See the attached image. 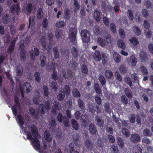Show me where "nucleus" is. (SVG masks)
Returning a JSON list of instances; mask_svg holds the SVG:
<instances>
[{
	"instance_id": "1",
	"label": "nucleus",
	"mask_w": 153,
	"mask_h": 153,
	"mask_svg": "<svg viewBox=\"0 0 153 153\" xmlns=\"http://www.w3.org/2000/svg\"><path fill=\"white\" fill-rule=\"evenodd\" d=\"M16 121L19 123L21 129L22 130V133L25 132L27 136V138L28 140H32L31 143L33 146L36 150L39 151L40 153V145L39 140L38 138H40L41 137L38 134L37 128L34 126L32 125L30 127H28L26 128V130L24 129L23 126L24 123L23 119L21 116L19 114L18 115Z\"/></svg>"
},
{
	"instance_id": "2",
	"label": "nucleus",
	"mask_w": 153,
	"mask_h": 153,
	"mask_svg": "<svg viewBox=\"0 0 153 153\" xmlns=\"http://www.w3.org/2000/svg\"><path fill=\"white\" fill-rule=\"evenodd\" d=\"M50 102L49 101H47L45 103V104H42L40 105L39 108V110H37L36 112L32 108H30L29 110L31 114H33L36 117L39 114V112H40L41 114H43L45 113L48 110L50 109Z\"/></svg>"
},
{
	"instance_id": "3",
	"label": "nucleus",
	"mask_w": 153,
	"mask_h": 153,
	"mask_svg": "<svg viewBox=\"0 0 153 153\" xmlns=\"http://www.w3.org/2000/svg\"><path fill=\"white\" fill-rule=\"evenodd\" d=\"M103 36L105 39H104L101 37H99L97 39L98 43L102 47L108 45L111 41V36L108 33H105V35L103 34Z\"/></svg>"
},
{
	"instance_id": "4",
	"label": "nucleus",
	"mask_w": 153,
	"mask_h": 153,
	"mask_svg": "<svg viewBox=\"0 0 153 153\" xmlns=\"http://www.w3.org/2000/svg\"><path fill=\"white\" fill-rule=\"evenodd\" d=\"M70 91L69 87L67 85L65 86L64 89H62L59 92V95L57 96V98L59 101L62 100L65 97V95H68Z\"/></svg>"
},
{
	"instance_id": "5",
	"label": "nucleus",
	"mask_w": 153,
	"mask_h": 153,
	"mask_svg": "<svg viewBox=\"0 0 153 153\" xmlns=\"http://www.w3.org/2000/svg\"><path fill=\"white\" fill-rule=\"evenodd\" d=\"M81 36L82 40L84 42H87L89 41L90 34L89 32L87 30H82L81 31Z\"/></svg>"
},
{
	"instance_id": "6",
	"label": "nucleus",
	"mask_w": 153,
	"mask_h": 153,
	"mask_svg": "<svg viewBox=\"0 0 153 153\" xmlns=\"http://www.w3.org/2000/svg\"><path fill=\"white\" fill-rule=\"evenodd\" d=\"M19 94L17 95V94H16L15 97V105L13 106V107H11L10 106H8L10 108H11L12 110L13 114H14L15 116H16L17 113V111L16 109H19L22 108V107L20 105H19L18 103V101L19 99L18 98H19Z\"/></svg>"
},
{
	"instance_id": "7",
	"label": "nucleus",
	"mask_w": 153,
	"mask_h": 153,
	"mask_svg": "<svg viewBox=\"0 0 153 153\" xmlns=\"http://www.w3.org/2000/svg\"><path fill=\"white\" fill-rule=\"evenodd\" d=\"M76 30L75 27L71 28L69 33V38L70 41L73 43L76 42Z\"/></svg>"
},
{
	"instance_id": "8",
	"label": "nucleus",
	"mask_w": 153,
	"mask_h": 153,
	"mask_svg": "<svg viewBox=\"0 0 153 153\" xmlns=\"http://www.w3.org/2000/svg\"><path fill=\"white\" fill-rule=\"evenodd\" d=\"M20 92L22 97H24L23 91L24 90H26L27 92H29L32 90V87L30 83L26 82L24 83L23 88L22 87L21 84H20Z\"/></svg>"
},
{
	"instance_id": "9",
	"label": "nucleus",
	"mask_w": 153,
	"mask_h": 153,
	"mask_svg": "<svg viewBox=\"0 0 153 153\" xmlns=\"http://www.w3.org/2000/svg\"><path fill=\"white\" fill-rule=\"evenodd\" d=\"M60 75L65 78H70L71 79H72L74 77L75 74L71 70H69L68 71L67 75H66L65 72L64 70H62L61 73H60Z\"/></svg>"
},
{
	"instance_id": "10",
	"label": "nucleus",
	"mask_w": 153,
	"mask_h": 153,
	"mask_svg": "<svg viewBox=\"0 0 153 153\" xmlns=\"http://www.w3.org/2000/svg\"><path fill=\"white\" fill-rule=\"evenodd\" d=\"M126 61L128 64L135 66L136 65L137 60L135 56L132 55L127 58Z\"/></svg>"
},
{
	"instance_id": "11",
	"label": "nucleus",
	"mask_w": 153,
	"mask_h": 153,
	"mask_svg": "<svg viewBox=\"0 0 153 153\" xmlns=\"http://www.w3.org/2000/svg\"><path fill=\"white\" fill-rule=\"evenodd\" d=\"M130 149V151L133 153H142V152L141 145L140 144L135 145Z\"/></svg>"
},
{
	"instance_id": "12",
	"label": "nucleus",
	"mask_w": 153,
	"mask_h": 153,
	"mask_svg": "<svg viewBox=\"0 0 153 153\" xmlns=\"http://www.w3.org/2000/svg\"><path fill=\"white\" fill-rule=\"evenodd\" d=\"M130 140L133 143H136L140 141V135L137 134H132L130 137Z\"/></svg>"
},
{
	"instance_id": "13",
	"label": "nucleus",
	"mask_w": 153,
	"mask_h": 153,
	"mask_svg": "<svg viewBox=\"0 0 153 153\" xmlns=\"http://www.w3.org/2000/svg\"><path fill=\"white\" fill-rule=\"evenodd\" d=\"M139 58L141 62H144L148 59L146 53L142 50L140 51Z\"/></svg>"
},
{
	"instance_id": "14",
	"label": "nucleus",
	"mask_w": 153,
	"mask_h": 153,
	"mask_svg": "<svg viewBox=\"0 0 153 153\" xmlns=\"http://www.w3.org/2000/svg\"><path fill=\"white\" fill-rule=\"evenodd\" d=\"M16 73V75L15 77L17 81L18 82L19 81L18 78L21 76L22 74V68L21 65H19L17 67Z\"/></svg>"
},
{
	"instance_id": "15",
	"label": "nucleus",
	"mask_w": 153,
	"mask_h": 153,
	"mask_svg": "<svg viewBox=\"0 0 153 153\" xmlns=\"http://www.w3.org/2000/svg\"><path fill=\"white\" fill-rule=\"evenodd\" d=\"M20 10V9L18 4L16 5L13 4L10 7L11 12L12 13H18Z\"/></svg>"
},
{
	"instance_id": "16",
	"label": "nucleus",
	"mask_w": 153,
	"mask_h": 153,
	"mask_svg": "<svg viewBox=\"0 0 153 153\" xmlns=\"http://www.w3.org/2000/svg\"><path fill=\"white\" fill-rule=\"evenodd\" d=\"M17 39L18 38H16L11 42L8 49V52L9 53H11L13 51L14 48L15 43Z\"/></svg>"
},
{
	"instance_id": "17",
	"label": "nucleus",
	"mask_w": 153,
	"mask_h": 153,
	"mask_svg": "<svg viewBox=\"0 0 153 153\" xmlns=\"http://www.w3.org/2000/svg\"><path fill=\"white\" fill-rule=\"evenodd\" d=\"M35 96L34 97L33 101L34 103L37 105L39 104L40 101V96L37 91H36L35 92Z\"/></svg>"
},
{
	"instance_id": "18",
	"label": "nucleus",
	"mask_w": 153,
	"mask_h": 153,
	"mask_svg": "<svg viewBox=\"0 0 153 153\" xmlns=\"http://www.w3.org/2000/svg\"><path fill=\"white\" fill-rule=\"evenodd\" d=\"M32 4L31 3H28L26 5L23 6V10L25 12L29 13L32 9Z\"/></svg>"
},
{
	"instance_id": "19",
	"label": "nucleus",
	"mask_w": 153,
	"mask_h": 153,
	"mask_svg": "<svg viewBox=\"0 0 153 153\" xmlns=\"http://www.w3.org/2000/svg\"><path fill=\"white\" fill-rule=\"evenodd\" d=\"M44 136L47 141L49 142L51 141L52 137L49 131H46L44 133Z\"/></svg>"
},
{
	"instance_id": "20",
	"label": "nucleus",
	"mask_w": 153,
	"mask_h": 153,
	"mask_svg": "<svg viewBox=\"0 0 153 153\" xmlns=\"http://www.w3.org/2000/svg\"><path fill=\"white\" fill-rule=\"evenodd\" d=\"M96 122L97 124L100 126H102L104 125V121L99 116H97L96 117Z\"/></svg>"
},
{
	"instance_id": "21",
	"label": "nucleus",
	"mask_w": 153,
	"mask_h": 153,
	"mask_svg": "<svg viewBox=\"0 0 153 153\" xmlns=\"http://www.w3.org/2000/svg\"><path fill=\"white\" fill-rule=\"evenodd\" d=\"M132 30L136 35L139 36L140 35L141 33V30L136 25L134 26L132 28Z\"/></svg>"
},
{
	"instance_id": "22",
	"label": "nucleus",
	"mask_w": 153,
	"mask_h": 153,
	"mask_svg": "<svg viewBox=\"0 0 153 153\" xmlns=\"http://www.w3.org/2000/svg\"><path fill=\"white\" fill-rule=\"evenodd\" d=\"M93 57L96 61H100L101 59V56L99 51H96L93 54Z\"/></svg>"
},
{
	"instance_id": "23",
	"label": "nucleus",
	"mask_w": 153,
	"mask_h": 153,
	"mask_svg": "<svg viewBox=\"0 0 153 153\" xmlns=\"http://www.w3.org/2000/svg\"><path fill=\"white\" fill-rule=\"evenodd\" d=\"M39 55V53L38 49H37V48H34L33 53H31V59L33 60H34L35 59V56H38Z\"/></svg>"
},
{
	"instance_id": "24",
	"label": "nucleus",
	"mask_w": 153,
	"mask_h": 153,
	"mask_svg": "<svg viewBox=\"0 0 153 153\" xmlns=\"http://www.w3.org/2000/svg\"><path fill=\"white\" fill-rule=\"evenodd\" d=\"M85 144L87 148L89 150H91L93 147V144L90 141L89 139H87L85 142Z\"/></svg>"
},
{
	"instance_id": "25",
	"label": "nucleus",
	"mask_w": 153,
	"mask_h": 153,
	"mask_svg": "<svg viewBox=\"0 0 153 153\" xmlns=\"http://www.w3.org/2000/svg\"><path fill=\"white\" fill-rule=\"evenodd\" d=\"M117 43L118 47L120 48L123 50L126 48V45L123 40H118Z\"/></svg>"
},
{
	"instance_id": "26",
	"label": "nucleus",
	"mask_w": 153,
	"mask_h": 153,
	"mask_svg": "<svg viewBox=\"0 0 153 153\" xmlns=\"http://www.w3.org/2000/svg\"><path fill=\"white\" fill-rule=\"evenodd\" d=\"M71 53L75 57H77L78 56H79V52L74 47H73L71 49Z\"/></svg>"
},
{
	"instance_id": "27",
	"label": "nucleus",
	"mask_w": 153,
	"mask_h": 153,
	"mask_svg": "<svg viewBox=\"0 0 153 153\" xmlns=\"http://www.w3.org/2000/svg\"><path fill=\"white\" fill-rule=\"evenodd\" d=\"M113 59L114 61L117 62H120L121 59L120 55L117 52H114L113 54Z\"/></svg>"
},
{
	"instance_id": "28",
	"label": "nucleus",
	"mask_w": 153,
	"mask_h": 153,
	"mask_svg": "<svg viewBox=\"0 0 153 153\" xmlns=\"http://www.w3.org/2000/svg\"><path fill=\"white\" fill-rule=\"evenodd\" d=\"M94 15L97 21L99 22L100 21L101 19L100 13L99 11L97 10H95L94 12Z\"/></svg>"
},
{
	"instance_id": "29",
	"label": "nucleus",
	"mask_w": 153,
	"mask_h": 153,
	"mask_svg": "<svg viewBox=\"0 0 153 153\" xmlns=\"http://www.w3.org/2000/svg\"><path fill=\"white\" fill-rule=\"evenodd\" d=\"M71 123L73 128L76 130L78 129V124L77 121L75 119H73L71 120Z\"/></svg>"
},
{
	"instance_id": "30",
	"label": "nucleus",
	"mask_w": 153,
	"mask_h": 153,
	"mask_svg": "<svg viewBox=\"0 0 153 153\" xmlns=\"http://www.w3.org/2000/svg\"><path fill=\"white\" fill-rule=\"evenodd\" d=\"M117 144L119 147L121 148H123L124 145V143L123 139L120 137H117Z\"/></svg>"
},
{
	"instance_id": "31",
	"label": "nucleus",
	"mask_w": 153,
	"mask_h": 153,
	"mask_svg": "<svg viewBox=\"0 0 153 153\" xmlns=\"http://www.w3.org/2000/svg\"><path fill=\"white\" fill-rule=\"evenodd\" d=\"M56 26L58 28H61L66 25L65 23L62 21L57 22L56 24Z\"/></svg>"
},
{
	"instance_id": "32",
	"label": "nucleus",
	"mask_w": 153,
	"mask_h": 153,
	"mask_svg": "<svg viewBox=\"0 0 153 153\" xmlns=\"http://www.w3.org/2000/svg\"><path fill=\"white\" fill-rule=\"evenodd\" d=\"M89 130L90 132L93 134H94L97 131L94 125L92 123L90 124L89 126Z\"/></svg>"
},
{
	"instance_id": "33",
	"label": "nucleus",
	"mask_w": 153,
	"mask_h": 153,
	"mask_svg": "<svg viewBox=\"0 0 153 153\" xmlns=\"http://www.w3.org/2000/svg\"><path fill=\"white\" fill-rule=\"evenodd\" d=\"M72 93L73 96L76 97H80V94L78 90L76 89H74L72 91Z\"/></svg>"
},
{
	"instance_id": "34",
	"label": "nucleus",
	"mask_w": 153,
	"mask_h": 153,
	"mask_svg": "<svg viewBox=\"0 0 153 153\" xmlns=\"http://www.w3.org/2000/svg\"><path fill=\"white\" fill-rule=\"evenodd\" d=\"M130 42L132 43L133 45L135 46L138 44L139 42L138 39L134 37H132L129 39Z\"/></svg>"
},
{
	"instance_id": "35",
	"label": "nucleus",
	"mask_w": 153,
	"mask_h": 153,
	"mask_svg": "<svg viewBox=\"0 0 153 153\" xmlns=\"http://www.w3.org/2000/svg\"><path fill=\"white\" fill-rule=\"evenodd\" d=\"M122 132L123 135L126 137H129L130 135V133L128 130L126 128H123Z\"/></svg>"
},
{
	"instance_id": "36",
	"label": "nucleus",
	"mask_w": 153,
	"mask_h": 153,
	"mask_svg": "<svg viewBox=\"0 0 153 153\" xmlns=\"http://www.w3.org/2000/svg\"><path fill=\"white\" fill-rule=\"evenodd\" d=\"M78 105L80 108L83 110L84 111V104L82 100L81 99H79L78 100Z\"/></svg>"
},
{
	"instance_id": "37",
	"label": "nucleus",
	"mask_w": 153,
	"mask_h": 153,
	"mask_svg": "<svg viewBox=\"0 0 153 153\" xmlns=\"http://www.w3.org/2000/svg\"><path fill=\"white\" fill-rule=\"evenodd\" d=\"M143 134L145 136H150L152 134L151 132L147 129H145L143 130Z\"/></svg>"
},
{
	"instance_id": "38",
	"label": "nucleus",
	"mask_w": 153,
	"mask_h": 153,
	"mask_svg": "<svg viewBox=\"0 0 153 153\" xmlns=\"http://www.w3.org/2000/svg\"><path fill=\"white\" fill-rule=\"evenodd\" d=\"M37 17L38 19H40L42 18L43 17V12L42 9H39L37 11Z\"/></svg>"
},
{
	"instance_id": "39",
	"label": "nucleus",
	"mask_w": 153,
	"mask_h": 153,
	"mask_svg": "<svg viewBox=\"0 0 153 153\" xmlns=\"http://www.w3.org/2000/svg\"><path fill=\"white\" fill-rule=\"evenodd\" d=\"M105 75L108 78H111L113 76L111 71L109 70H107L105 71Z\"/></svg>"
},
{
	"instance_id": "40",
	"label": "nucleus",
	"mask_w": 153,
	"mask_h": 153,
	"mask_svg": "<svg viewBox=\"0 0 153 153\" xmlns=\"http://www.w3.org/2000/svg\"><path fill=\"white\" fill-rule=\"evenodd\" d=\"M2 21L4 23H7L9 22V17L7 14L4 15L3 16Z\"/></svg>"
},
{
	"instance_id": "41",
	"label": "nucleus",
	"mask_w": 153,
	"mask_h": 153,
	"mask_svg": "<svg viewBox=\"0 0 153 153\" xmlns=\"http://www.w3.org/2000/svg\"><path fill=\"white\" fill-rule=\"evenodd\" d=\"M127 13L129 19L131 20H132L134 18V16L132 11L130 10H128Z\"/></svg>"
},
{
	"instance_id": "42",
	"label": "nucleus",
	"mask_w": 153,
	"mask_h": 153,
	"mask_svg": "<svg viewBox=\"0 0 153 153\" xmlns=\"http://www.w3.org/2000/svg\"><path fill=\"white\" fill-rule=\"evenodd\" d=\"M125 92L126 96L128 98H131L132 97V93L131 91L128 89L125 88L124 90Z\"/></svg>"
},
{
	"instance_id": "43",
	"label": "nucleus",
	"mask_w": 153,
	"mask_h": 153,
	"mask_svg": "<svg viewBox=\"0 0 153 153\" xmlns=\"http://www.w3.org/2000/svg\"><path fill=\"white\" fill-rule=\"evenodd\" d=\"M130 122L134 123L135 121V116L133 114H131L128 116Z\"/></svg>"
},
{
	"instance_id": "44",
	"label": "nucleus",
	"mask_w": 153,
	"mask_h": 153,
	"mask_svg": "<svg viewBox=\"0 0 153 153\" xmlns=\"http://www.w3.org/2000/svg\"><path fill=\"white\" fill-rule=\"evenodd\" d=\"M94 88L96 92L98 94H100L101 92V90L99 87V85L98 84L96 83L94 85Z\"/></svg>"
},
{
	"instance_id": "45",
	"label": "nucleus",
	"mask_w": 153,
	"mask_h": 153,
	"mask_svg": "<svg viewBox=\"0 0 153 153\" xmlns=\"http://www.w3.org/2000/svg\"><path fill=\"white\" fill-rule=\"evenodd\" d=\"M16 31V27L14 25L11 26L10 27V32L12 35H14Z\"/></svg>"
},
{
	"instance_id": "46",
	"label": "nucleus",
	"mask_w": 153,
	"mask_h": 153,
	"mask_svg": "<svg viewBox=\"0 0 153 153\" xmlns=\"http://www.w3.org/2000/svg\"><path fill=\"white\" fill-rule=\"evenodd\" d=\"M82 73L85 75L87 74L88 72V69L85 65H83L82 67Z\"/></svg>"
},
{
	"instance_id": "47",
	"label": "nucleus",
	"mask_w": 153,
	"mask_h": 153,
	"mask_svg": "<svg viewBox=\"0 0 153 153\" xmlns=\"http://www.w3.org/2000/svg\"><path fill=\"white\" fill-rule=\"evenodd\" d=\"M70 13V10L68 9H65L64 11V14H65V17L67 19H69V15Z\"/></svg>"
},
{
	"instance_id": "48",
	"label": "nucleus",
	"mask_w": 153,
	"mask_h": 153,
	"mask_svg": "<svg viewBox=\"0 0 153 153\" xmlns=\"http://www.w3.org/2000/svg\"><path fill=\"white\" fill-rule=\"evenodd\" d=\"M45 60L46 58L44 56H41L40 58L41 65L42 67L44 66L45 65Z\"/></svg>"
},
{
	"instance_id": "49",
	"label": "nucleus",
	"mask_w": 153,
	"mask_h": 153,
	"mask_svg": "<svg viewBox=\"0 0 153 153\" xmlns=\"http://www.w3.org/2000/svg\"><path fill=\"white\" fill-rule=\"evenodd\" d=\"M51 87L53 89H54L55 91H56L57 88V84L54 82H52L51 83Z\"/></svg>"
},
{
	"instance_id": "50",
	"label": "nucleus",
	"mask_w": 153,
	"mask_h": 153,
	"mask_svg": "<svg viewBox=\"0 0 153 153\" xmlns=\"http://www.w3.org/2000/svg\"><path fill=\"white\" fill-rule=\"evenodd\" d=\"M143 25L146 29H149L150 28V25L148 21L144 20L143 22Z\"/></svg>"
},
{
	"instance_id": "51",
	"label": "nucleus",
	"mask_w": 153,
	"mask_h": 153,
	"mask_svg": "<svg viewBox=\"0 0 153 153\" xmlns=\"http://www.w3.org/2000/svg\"><path fill=\"white\" fill-rule=\"evenodd\" d=\"M34 76L35 77V80L39 82L40 81L41 77L40 76V74L38 72H36L34 74Z\"/></svg>"
},
{
	"instance_id": "52",
	"label": "nucleus",
	"mask_w": 153,
	"mask_h": 153,
	"mask_svg": "<svg viewBox=\"0 0 153 153\" xmlns=\"http://www.w3.org/2000/svg\"><path fill=\"white\" fill-rule=\"evenodd\" d=\"M99 80L102 85H104L105 84V79L103 76L100 75L99 77Z\"/></svg>"
},
{
	"instance_id": "53",
	"label": "nucleus",
	"mask_w": 153,
	"mask_h": 153,
	"mask_svg": "<svg viewBox=\"0 0 153 153\" xmlns=\"http://www.w3.org/2000/svg\"><path fill=\"white\" fill-rule=\"evenodd\" d=\"M144 34L146 37L148 38H150L152 36V33L150 30L146 31L144 30Z\"/></svg>"
},
{
	"instance_id": "54",
	"label": "nucleus",
	"mask_w": 153,
	"mask_h": 153,
	"mask_svg": "<svg viewBox=\"0 0 153 153\" xmlns=\"http://www.w3.org/2000/svg\"><path fill=\"white\" fill-rule=\"evenodd\" d=\"M54 55L56 58H58L59 57V54L56 48L55 47L53 49Z\"/></svg>"
},
{
	"instance_id": "55",
	"label": "nucleus",
	"mask_w": 153,
	"mask_h": 153,
	"mask_svg": "<svg viewBox=\"0 0 153 153\" xmlns=\"http://www.w3.org/2000/svg\"><path fill=\"white\" fill-rule=\"evenodd\" d=\"M141 71L143 74H148V71L147 69L144 66H142L140 67Z\"/></svg>"
},
{
	"instance_id": "56",
	"label": "nucleus",
	"mask_w": 153,
	"mask_h": 153,
	"mask_svg": "<svg viewBox=\"0 0 153 153\" xmlns=\"http://www.w3.org/2000/svg\"><path fill=\"white\" fill-rule=\"evenodd\" d=\"M119 71L121 73H124L127 72L126 68L123 65L120 66L119 68Z\"/></svg>"
},
{
	"instance_id": "57",
	"label": "nucleus",
	"mask_w": 153,
	"mask_h": 153,
	"mask_svg": "<svg viewBox=\"0 0 153 153\" xmlns=\"http://www.w3.org/2000/svg\"><path fill=\"white\" fill-rule=\"evenodd\" d=\"M46 41L45 40V37H42L41 40V43L42 45V46L44 47V48L45 49H46L47 48H46V43L45 42V41Z\"/></svg>"
},
{
	"instance_id": "58",
	"label": "nucleus",
	"mask_w": 153,
	"mask_h": 153,
	"mask_svg": "<svg viewBox=\"0 0 153 153\" xmlns=\"http://www.w3.org/2000/svg\"><path fill=\"white\" fill-rule=\"evenodd\" d=\"M119 33L120 36L122 38H124L125 36V34L124 30L123 29H119Z\"/></svg>"
},
{
	"instance_id": "59",
	"label": "nucleus",
	"mask_w": 153,
	"mask_h": 153,
	"mask_svg": "<svg viewBox=\"0 0 153 153\" xmlns=\"http://www.w3.org/2000/svg\"><path fill=\"white\" fill-rule=\"evenodd\" d=\"M115 76L117 79L119 81H120L122 80V78L120 75L119 73L117 71H116L115 73Z\"/></svg>"
},
{
	"instance_id": "60",
	"label": "nucleus",
	"mask_w": 153,
	"mask_h": 153,
	"mask_svg": "<svg viewBox=\"0 0 153 153\" xmlns=\"http://www.w3.org/2000/svg\"><path fill=\"white\" fill-rule=\"evenodd\" d=\"M108 139L109 141L111 143H113L115 142V139L114 137L111 135H109L108 136Z\"/></svg>"
},
{
	"instance_id": "61",
	"label": "nucleus",
	"mask_w": 153,
	"mask_h": 153,
	"mask_svg": "<svg viewBox=\"0 0 153 153\" xmlns=\"http://www.w3.org/2000/svg\"><path fill=\"white\" fill-rule=\"evenodd\" d=\"M110 27L111 31L113 33H115L116 31V28L115 25L113 23L110 25Z\"/></svg>"
},
{
	"instance_id": "62",
	"label": "nucleus",
	"mask_w": 153,
	"mask_h": 153,
	"mask_svg": "<svg viewBox=\"0 0 153 153\" xmlns=\"http://www.w3.org/2000/svg\"><path fill=\"white\" fill-rule=\"evenodd\" d=\"M88 118L87 116L84 115H82L81 116V119L80 120L84 122V123H85V122H87L88 120Z\"/></svg>"
},
{
	"instance_id": "63",
	"label": "nucleus",
	"mask_w": 153,
	"mask_h": 153,
	"mask_svg": "<svg viewBox=\"0 0 153 153\" xmlns=\"http://www.w3.org/2000/svg\"><path fill=\"white\" fill-rule=\"evenodd\" d=\"M142 141L143 142L147 144H149L151 143V140L146 137L143 138L142 140Z\"/></svg>"
},
{
	"instance_id": "64",
	"label": "nucleus",
	"mask_w": 153,
	"mask_h": 153,
	"mask_svg": "<svg viewBox=\"0 0 153 153\" xmlns=\"http://www.w3.org/2000/svg\"><path fill=\"white\" fill-rule=\"evenodd\" d=\"M121 100L122 102L125 104H126L128 102L127 98L125 96H122Z\"/></svg>"
}]
</instances>
